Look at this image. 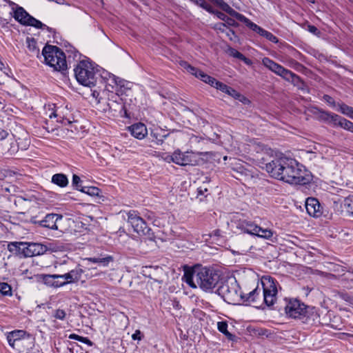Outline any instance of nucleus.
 I'll list each match as a JSON object with an SVG mask.
<instances>
[{
    "label": "nucleus",
    "instance_id": "nucleus-1",
    "mask_svg": "<svg viewBox=\"0 0 353 353\" xmlns=\"http://www.w3.org/2000/svg\"><path fill=\"white\" fill-rule=\"evenodd\" d=\"M266 172L273 178L290 184H305V170L295 159L283 155L276 156L265 163Z\"/></svg>",
    "mask_w": 353,
    "mask_h": 353
},
{
    "label": "nucleus",
    "instance_id": "nucleus-2",
    "mask_svg": "<svg viewBox=\"0 0 353 353\" xmlns=\"http://www.w3.org/2000/svg\"><path fill=\"white\" fill-rule=\"evenodd\" d=\"M183 279L192 288H199L203 291L208 292L217 285L219 275L207 268H199L185 272Z\"/></svg>",
    "mask_w": 353,
    "mask_h": 353
},
{
    "label": "nucleus",
    "instance_id": "nucleus-3",
    "mask_svg": "<svg viewBox=\"0 0 353 353\" xmlns=\"http://www.w3.org/2000/svg\"><path fill=\"white\" fill-rule=\"evenodd\" d=\"M217 291L226 302L232 304H237L240 301L255 303L261 292L256 288L248 294L242 293L235 279H228L222 283Z\"/></svg>",
    "mask_w": 353,
    "mask_h": 353
},
{
    "label": "nucleus",
    "instance_id": "nucleus-4",
    "mask_svg": "<svg viewBox=\"0 0 353 353\" xmlns=\"http://www.w3.org/2000/svg\"><path fill=\"white\" fill-rule=\"evenodd\" d=\"M42 55L46 64L57 71L67 69V63L64 53L57 46H46L42 50Z\"/></svg>",
    "mask_w": 353,
    "mask_h": 353
},
{
    "label": "nucleus",
    "instance_id": "nucleus-5",
    "mask_svg": "<svg viewBox=\"0 0 353 353\" xmlns=\"http://www.w3.org/2000/svg\"><path fill=\"white\" fill-rule=\"evenodd\" d=\"M74 75L79 83L91 87L96 83V69L88 60L81 61L75 67Z\"/></svg>",
    "mask_w": 353,
    "mask_h": 353
},
{
    "label": "nucleus",
    "instance_id": "nucleus-6",
    "mask_svg": "<svg viewBox=\"0 0 353 353\" xmlns=\"http://www.w3.org/2000/svg\"><path fill=\"white\" fill-rule=\"evenodd\" d=\"M263 64L272 72L281 77L288 81L297 85L300 81V77L290 70L285 69L281 65L278 64L272 59L265 57L262 59Z\"/></svg>",
    "mask_w": 353,
    "mask_h": 353
},
{
    "label": "nucleus",
    "instance_id": "nucleus-7",
    "mask_svg": "<svg viewBox=\"0 0 353 353\" xmlns=\"http://www.w3.org/2000/svg\"><path fill=\"white\" fill-rule=\"evenodd\" d=\"M263 286V298L268 306L274 304L276 300L277 288L274 279L271 276H263L261 280Z\"/></svg>",
    "mask_w": 353,
    "mask_h": 353
},
{
    "label": "nucleus",
    "instance_id": "nucleus-8",
    "mask_svg": "<svg viewBox=\"0 0 353 353\" xmlns=\"http://www.w3.org/2000/svg\"><path fill=\"white\" fill-rule=\"evenodd\" d=\"M301 321L305 324L313 325L316 324L327 325L330 321V315L327 314L322 319L320 317V314L317 310L314 307H309L306 305L303 314Z\"/></svg>",
    "mask_w": 353,
    "mask_h": 353
},
{
    "label": "nucleus",
    "instance_id": "nucleus-9",
    "mask_svg": "<svg viewBox=\"0 0 353 353\" xmlns=\"http://www.w3.org/2000/svg\"><path fill=\"white\" fill-rule=\"evenodd\" d=\"M14 18L23 25L31 26L37 28L46 26L40 21L30 16L22 7H17L14 11Z\"/></svg>",
    "mask_w": 353,
    "mask_h": 353
},
{
    "label": "nucleus",
    "instance_id": "nucleus-10",
    "mask_svg": "<svg viewBox=\"0 0 353 353\" xmlns=\"http://www.w3.org/2000/svg\"><path fill=\"white\" fill-rule=\"evenodd\" d=\"M128 222L132 225L134 231L140 235L149 234L150 229L148 227L145 221L140 217L134 211H130L128 213Z\"/></svg>",
    "mask_w": 353,
    "mask_h": 353
},
{
    "label": "nucleus",
    "instance_id": "nucleus-11",
    "mask_svg": "<svg viewBox=\"0 0 353 353\" xmlns=\"http://www.w3.org/2000/svg\"><path fill=\"white\" fill-rule=\"evenodd\" d=\"M306 305L297 299H290L288 301L285 311L287 316L293 319L301 320Z\"/></svg>",
    "mask_w": 353,
    "mask_h": 353
},
{
    "label": "nucleus",
    "instance_id": "nucleus-12",
    "mask_svg": "<svg viewBox=\"0 0 353 353\" xmlns=\"http://www.w3.org/2000/svg\"><path fill=\"white\" fill-rule=\"evenodd\" d=\"M21 250L24 257L41 255L46 251V246L40 243L23 242Z\"/></svg>",
    "mask_w": 353,
    "mask_h": 353
},
{
    "label": "nucleus",
    "instance_id": "nucleus-13",
    "mask_svg": "<svg viewBox=\"0 0 353 353\" xmlns=\"http://www.w3.org/2000/svg\"><path fill=\"white\" fill-rule=\"evenodd\" d=\"M26 332L22 330H17L8 333L7 340L9 345L19 352H23L21 346L23 343L24 337Z\"/></svg>",
    "mask_w": 353,
    "mask_h": 353
},
{
    "label": "nucleus",
    "instance_id": "nucleus-14",
    "mask_svg": "<svg viewBox=\"0 0 353 353\" xmlns=\"http://www.w3.org/2000/svg\"><path fill=\"white\" fill-rule=\"evenodd\" d=\"M321 117L324 120H327V121L330 120L332 122H334V123L335 125H338L341 126V128H344L345 130H347L349 131L351 130V129L353 126V123H352L351 121L345 119V118H342L335 114H329L325 112H322Z\"/></svg>",
    "mask_w": 353,
    "mask_h": 353
},
{
    "label": "nucleus",
    "instance_id": "nucleus-15",
    "mask_svg": "<svg viewBox=\"0 0 353 353\" xmlns=\"http://www.w3.org/2000/svg\"><path fill=\"white\" fill-rule=\"evenodd\" d=\"M182 65L187 70L188 72L194 75L196 77L200 79L203 82L210 85L214 87V84L216 82V79L206 74L203 71L199 70L194 67L191 66L186 62L183 63Z\"/></svg>",
    "mask_w": 353,
    "mask_h": 353
},
{
    "label": "nucleus",
    "instance_id": "nucleus-16",
    "mask_svg": "<svg viewBox=\"0 0 353 353\" xmlns=\"http://www.w3.org/2000/svg\"><path fill=\"white\" fill-rule=\"evenodd\" d=\"M142 273L145 276L149 277L158 283H163V270L161 268L145 266L143 267Z\"/></svg>",
    "mask_w": 353,
    "mask_h": 353
},
{
    "label": "nucleus",
    "instance_id": "nucleus-17",
    "mask_svg": "<svg viewBox=\"0 0 353 353\" xmlns=\"http://www.w3.org/2000/svg\"><path fill=\"white\" fill-rule=\"evenodd\" d=\"M83 271L80 268H77L74 270H72L68 273L64 274H59V279H63L64 281H61V283H62V286L72 283L74 282L78 281L83 274Z\"/></svg>",
    "mask_w": 353,
    "mask_h": 353
},
{
    "label": "nucleus",
    "instance_id": "nucleus-18",
    "mask_svg": "<svg viewBox=\"0 0 353 353\" xmlns=\"http://www.w3.org/2000/svg\"><path fill=\"white\" fill-rule=\"evenodd\" d=\"M192 153L191 152H181L177 150L174 152V157L172 162L179 165H192L193 160L192 159Z\"/></svg>",
    "mask_w": 353,
    "mask_h": 353
},
{
    "label": "nucleus",
    "instance_id": "nucleus-19",
    "mask_svg": "<svg viewBox=\"0 0 353 353\" xmlns=\"http://www.w3.org/2000/svg\"><path fill=\"white\" fill-rule=\"evenodd\" d=\"M305 208L307 212L312 216L319 217L321 214L320 203L314 198H307L306 199Z\"/></svg>",
    "mask_w": 353,
    "mask_h": 353
},
{
    "label": "nucleus",
    "instance_id": "nucleus-20",
    "mask_svg": "<svg viewBox=\"0 0 353 353\" xmlns=\"http://www.w3.org/2000/svg\"><path fill=\"white\" fill-rule=\"evenodd\" d=\"M130 134L138 139H144L148 134V130L145 124L137 123L128 127Z\"/></svg>",
    "mask_w": 353,
    "mask_h": 353
},
{
    "label": "nucleus",
    "instance_id": "nucleus-21",
    "mask_svg": "<svg viewBox=\"0 0 353 353\" xmlns=\"http://www.w3.org/2000/svg\"><path fill=\"white\" fill-rule=\"evenodd\" d=\"M61 215H59L57 214H48L45 216L44 219L40 222V225L49 229L57 230L58 227L57 225V222L58 220H61Z\"/></svg>",
    "mask_w": 353,
    "mask_h": 353
},
{
    "label": "nucleus",
    "instance_id": "nucleus-22",
    "mask_svg": "<svg viewBox=\"0 0 353 353\" xmlns=\"http://www.w3.org/2000/svg\"><path fill=\"white\" fill-rule=\"evenodd\" d=\"M112 81L116 85V92L117 94H123L126 90L131 89L132 83L114 75L112 77Z\"/></svg>",
    "mask_w": 353,
    "mask_h": 353
},
{
    "label": "nucleus",
    "instance_id": "nucleus-23",
    "mask_svg": "<svg viewBox=\"0 0 353 353\" xmlns=\"http://www.w3.org/2000/svg\"><path fill=\"white\" fill-rule=\"evenodd\" d=\"M240 228L248 234L254 235L260 232V226L256 225L252 221H243L240 224Z\"/></svg>",
    "mask_w": 353,
    "mask_h": 353
},
{
    "label": "nucleus",
    "instance_id": "nucleus-24",
    "mask_svg": "<svg viewBox=\"0 0 353 353\" xmlns=\"http://www.w3.org/2000/svg\"><path fill=\"white\" fill-rule=\"evenodd\" d=\"M44 283L47 285L59 288L62 286L59 281V274H46L43 276Z\"/></svg>",
    "mask_w": 353,
    "mask_h": 353
},
{
    "label": "nucleus",
    "instance_id": "nucleus-25",
    "mask_svg": "<svg viewBox=\"0 0 353 353\" xmlns=\"http://www.w3.org/2000/svg\"><path fill=\"white\" fill-rule=\"evenodd\" d=\"M52 182L61 188L66 187L68 184L67 176L63 174H55L52 177Z\"/></svg>",
    "mask_w": 353,
    "mask_h": 353
},
{
    "label": "nucleus",
    "instance_id": "nucleus-26",
    "mask_svg": "<svg viewBox=\"0 0 353 353\" xmlns=\"http://www.w3.org/2000/svg\"><path fill=\"white\" fill-rule=\"evenodd\" d=\"M26 44L32 55H35L38 57L39 56V49L37 47V41L34 38L27 37Z\"/></svg>",
    "mask_w": 353,
    "mask_h": 353
},
{
    "label": "nucleus",
    "instance_id": "nucleus-27",
    "mask_svg": "<svg viewBox=\"0 0 353 353\" xmlns=\"http://www.w3.org/2000/svg\"><path fill=\"white\" fill-rule=\"evenodd\" d=\"M236 19L244 23L249 28L252 30L258 32V30L261 28L254 23L252 22L249 19L246 18L243 14H236Z\"/></svg>",
    "mask_w": 353,
    "mask_h": 353
},
{
    "label": "nucleus",
    "instance_id": "nucleus-28",
    "mask_svg": "<svg viewBox=\"0 0 353 353\" xmlns=\"http://www.w3.org/2000/svg\"><path fill=\"white\" fill-rule=\"evenodd\" d=\"M22 245L23 242H11L8 245V250L12 253L22 255L21 250L23 248Z\"/></svg>",
    "mask_w": 353,
    "mask_h": 353
},
{
    "label": "nucleus",
    "instance_id": "nucleus-29",
    "mask_svg": "<svg viewBox=\"0 0 353 353\" xmlns=\"http://www.w3.org/2000/svg\"><path fill=\"white\" fill-rule=\"evenodd\" d=\"M217 327L219 332H222L223 334L225 335V336L230 339L232 340L234 338V336L228 332V324L226 322L221 321L218 322L217 323Z\"/></svg>",
    "mask_w": 353,
    "mask_h": 353
},
{
    "label": "nucleus",
    "instance_id": "nucleus-30",
    "mask_svg": "<svg viewBox=\"0 0 353 353\" xmlns=\"http://www.w3.org/2000/svg\"><path fill=\"white\" fill-rule=\"evenodd\" d=\"M80 191L92 196H99L101 192V190L98 188L94 186L81 187Z\"/></svg>",
    "mask_w": 353,
    "mask_h": 353
},
{
    "label": "nucleus",
    "instance_id": "nucleus-31",
    "mask_svg": "<svg viewBox=\"0 0 353 353\" xmlns=\"http://www.w3.org/2000/svg\"><path fill=\"white\" fill-rule=\"evenodd\" d=\"M274 232L269 229H263L260 227V232H257L255 236L263 238L268 240H272L273 237Z\"/></svg>",
    "mask_w": 353,
    "mask_h": 353
},
{
    "label": "nucleus",
    "instance_id": "nucleus-32",
    "mask_svg": "<svg viewBox=\"0 0 353 353\" xmlns=\"http://www.w3.org/2000/svg\"><path fill=\"white\" fill-rule=\"evenodd\" d=\"M0 292L3 296H11L12 294L11 286L4 282L0 283Z\"/></svg>",
    "mask_w": 353,
    "mask_h": 353
},
{
    "label": "nucleus",
    "instance_id": "nucleus-33",
    "mask_svg": "<svg viewBox=\"0 0 353 353\" xmlns=\"http://www.w3.org/2000/svg\"><path fill=\"white\" fill-rule=\"evenodd\" d=\"M86 260L94 263H103V265H107L110 261H112V257L109 256L105 258H88Z\"/></svg>",
    "mask_w": 353,
    "mask_h": 353
},
{
    "label": "nucleus",
    "instance_id": "nucleus-34",
    "mask_svg": "<svg viewBox=\"0 0 353 353\" xmlns=\"http://www.w3.org/2000/svg\"><path fill=\"white\" fill-rule=\"evenodd\" d=\"M343 205L347 211L353 214V195L344 199Z\"/></svg>",
    "mask_w": 353,
    "mask_h": 353
},
{
    "label": "nucleus",
    "instance_id": "nucleus-35",
    "mask_svg": "<svg viewBox=\"0 0 353 353\" xmlns=\"http://www.w3.org/2000/svg\"><path fill=\"white\" fill-rule=\"evenodd\" d=\"M191 2L194 3L196 6H200L201 8L205 9L209 12H213L212 8L210 5H208L205 1L203 0H190Z\"/></svg>",
    "mask_w": 353,
    "mask_h": 353
},
{
    "label": "nucleus",
    "instance_id": "nucleus-36",
    "mask_svg": "<svg viewBox=\"0 0 353 353\" xmlns=\"http://www.w3.org/2000/svg\"><path fill=\"white\" fill-rule=\"evenodd\" d=\"M68 338L70 339H74V340L79 341L80 342H82V343H85V344H88L90 345H92V342L88 338L79 336V335H77L76 334H70Z\"/></svg>",
    "mask_w": 353,
    "mask_h": 353
},
{
    "label": "nucleus",
    "instance_id": "nucleus-37",
    "mask_svg": "<svg viewBox=\"0 0 353 353\" xmlns=\"http://www.w3.org/2000/svg\"><path fill=\"white\" fill-rule=\"evenodd\" d=\"M229 92H226L228 95L232 97L234 99H239L240 101H242L243 99H245V97H243L239 92L234 90L233 88H229Z\"/></svg>",
    "mask_w": 353,
    "mask_h": 353
},
{
    "label": "nucleus",
    "instance_id": "nucleus-38",
    "mask_svg": "<svg viewBox=\"0 0 353 353\" xmlns=\"http://www.w3.org/2000/svg\"><path fill=\"white\" fill-rule=\"evenodd\" d=\"M341 110L342 113L347 114L353 119V108L343 104L341 106Z\"/></svg>",
    "mask_w": 353,
    "mask_h": 353
},
{
    "label": "nucleus",
    "instance_id": "nucleus-39",
    "mask_svg": "<svg viewBox=\"0 0 353 353\" xmlns=\"http://www.w3.org/2000/svg\"><path fill=\"white\" fill-rule=\"evenodd\" d=\"M214 88H216V89L220 90L221 91L225 93L229 92L228 90L230 88L229 86L219 81H216V83L214 85Z\"/></svg>",
    "mask_w": 353,
    "mask_h": 353
},
{
    "label": "nucleus",
    "instance_id": "nucleus-40",
    "mask_svg": "<svg viewBox=\"0 0 353 353\" xmlns=\"http://www.w3.org/2000/svg\"><path fill=\"white\" fill-rule=\"evenodd\" d=\"M221 7L227 12H228L232 16L236 18V14H241L240 13L236 12L232 8H231L226 3H223Z\"/></svg>",
    "mask_w": 353,
    "mask_h": 353
},
{
    "label": "nucleus",
    "instance_id": "nucleus-41",
    "mask_svg": "<svg viewBox=\"0 0 353 353\" xmlns=\"http://www.w3.org/2000/svg\"><path fill=\"white\" fill-rule=\"evenodd\" d=\"M9 141H10V147L8 149V151L10 152V154H14L17 152L18 147L16 141L13 139H10Z\"/></svg>",
    "mask_w": 353,
    "mask_h": 353
},
{
    "label": "nucleus",
    "instance_id": "nucleus-42",
    "mask_svg": "<svg viewBox=\"0 0 353 353\" xmlns=\"http://www.w3.org/2000/svg\"><path fill=\"white\" fill-rule=\"evenodd\" d=\"M66 316V313L64 310L58 309L54 312V316L59 320H63Z\"/></svg>",
    "mask_w": 353,
    "mask_h": 353
},
{
    "label": "nucleus",
    "instance_id": "nucleus-43",
    "mask_svg": "<svg viewBox=\"0 0 353 353\" xmlns=\"http://www.w3.org/2000/svg\"><path fill=\"white\" fill-rule=\"evenodd\" d=\"M225 34L228 37V39L231 41H235L237 39V37L235 34L234 32L229 28H228V30L225 32Z\"/></svg>",
    "mask_w": 353,
    "mask_h": 353
},
{
    "label": "nucleus",
    "instance_id": "nucleus-44",
    "mask_svg": "<svg viewBox=\"0 0 353 353\" xmlns=\"http://www.w3.org/2000/svg\"><path fill=\"white\" fill-rule=\"evenodd\" d=\"M214 28L223 33H225L227 31L228 27L225 23H219L214 26Z\"/></svg>",
    "mask_w": 353,
    "mask_h": 353
},
{
    "label": "nucleus",
    "instance_id": "nucleus-45",
    "mask_svg": "<svg viewBox=\"0 0 353 353\" xmlns=\"http://www.w3.org/2000/svg\"><path fill=\"white\" fill-rule=\"evenodd\" d=\"M81 183V180L80 177L76 174H74L72 176V185L77 187V189L80 190L81 185H79Z\"/></svg>",
    "mask_w": 353,
    "mask_h": 353
},
{
    "label": "nucleus",
    "instance_id": "nucleus-46",
    "mask_svg": "<svg viewBox=\"0 0 353 353\" xmlns=\"http://www.w3.org/2000/svg\"><path fill=\"white\" fill-rule=\"evenodd\" d=\"M229 51H230V55H232V57H236L240 60L241 59V58L243 57V54H241V52H239V51H237L236 50H235L234 48H230L229 50Z\"/></svg>",
    "mask_w": 353,
    "mask_h": 353
},
{
    "label": "nucleus",
    "instance_id": "nucleus-47",
    "mask_svg": "<svg viewBox=\"0 0 353 353\" xmlns=\"http://www.w3.org/2000/svg\"><path fill=\"white\" fill-rule=\"evenodd\" d=\"M61 110L59 108L56 109L55 110H52V112L49 114V117H59V118H63V117L61 116Z\"/></svg>",
    "mask_w": 353,
    "mask_h": 353
},
{
    "label": "nucleus",
    "instance_id": "nucleus-48",
    "mask_svg": "<svg viewBox=\"0 0 353 353\" xmlns=\"http://www.w3.org/2000/svg\"><path fill=\"white\" fill-rule=\"evenodd\" d=\"M143 335L139 330H137L132 335V339L134 341H141Z\"/></svg>",
    "mask_w": 353,
    "mask_h": 353
},
{
    "label": "nucleus",
    "instance_id": "nucleus-49",
    "mask_svg": "<svg viewBox=\"0 0 353 353\" xmlns=\"http://www.w3.org/2000/svg\"><path fill=\"white\" fill-rule=\"evenodd\" d=\"M264 37L265 39H267L268 40H269L273 43H276L279 41L278 39L270 32H268L266 35Z\"/></svg>",
    "mask_w": 353,
    "mask_h": 353
},
{
    "label": "nucleus",
    "instance_id": "nucleus-50",
    "mask_svg": "<svg viewBox=\"0 0 353 353\" xmlns=\"http://www.w3.org/2000/svg\"><path fill=\"white\" fill-rule=\"evenodd\" d=\"M151 135L157 139L158 143H162L163 142L164 139L168 137V134H165V135H162L160 139H159L155 132H152Z\"/></svg>",
    "mask_w": 353,
    "mask_h": 353
},
{
    "label": "nucleus",
    "instance_id": "nucleus-51",
    "mask_svg": "<svg viewBox=\"0 0 353 353\" xmlns=\"http://www.w3.org/2000/svg\"><path fill=\"white\" fill-rule=\"evenodd\" d=\"M307 30L311 33H313L314 34H317L319 32L317 28H316L314 26L309 25L307 26Z\"/></svg>",
    "mask_w": 353,
    "mask_h": 353
},
{
    "label": "nucleus",
    "instance_id": "nucleus-52",
    "mask_svg": "<svg viewBox=\"0 0 353 353\" xmlns=\"http://www.w3.org/2000/svg\"><path fill=\"white\" fill-rule=\"evenodd\" d=\"M8 136V132L3 129L0 128V141L4 140Z\"/></svg>",
    "mask_w": 353,
    "mask_h": 353
},
{
    "label": "nucleus",
    "instance_id": "nucleus-53",
    "mask_svg": "<svg viewBox=\"0 0 353 353\" xmlns=\"http://www.w3.org/2000/svg\"><path fill=\"white\" fill-rule=\"evenodd\" d=\"M216 16L219 19H220L224 21L226 20V18L228 17V16L225 14H224L223 12H217Z\"/></svg>",
    "mask_w": 353,
    "mask_h": 353
},
{
    "label": "nucleus",
    "instance_id": "nucleus-54",
    "mask_svg": "<svg viewBox=\"0 0 353 353\" xmlns=\"http://www.w3.org/2000/svg\"><path fill=\"white\" fill-rule=\"evenodd\" d=\"M225 22L228 25V26H234L235 24V21L234 19L230 18L229 17H228L226 18V20L225 21Z\"/></svg>",
    "mask_w": 353,
    "mask_h": 353
},
{
    "label": "nucleus",
    "instance_id": "nucleus-55",
    "mask_svg": "<svg viewBox=\"0 0 353 353\" xmlns=\"http://www.w3.org/2000/svg\"><path fill=\"white\" fill-rule=\"evenodd\" d=\"M241 60L243 61L248 65H250L252 63V61L250 59L246 58L244 55Z\"/></svg>",
    "mask_w": 353,
    "mask_h": 353
},
{
    "label": "nucleus",
    "instance_id": "nucleus-56",
    "mask_svg": "<svg viewBox=\"0 0 353 353\" xmlns=\"http://www.w3.org/2000/svg\"><path fill=\"white\" fill-rule=\"evenodd\" d=\"M268 32V31H267V30H264L263 28H259V30H258V32H257V33H258L259 34H260L261 36H262V37H264L266 35V34H267V32Z\"/></svg>",
    "mask_w": 353,
    "mask_h": 353
},
{
    "label": "nucleus",
    "instance_id": "nucleus-57",
    "mask_svg": "<svg viewBox=\"0 0 353 353\" xmlns=\"http://www.w3.org/2000/svg\"><path fill=\"white\" fill-rule=\"evenodd\" d=\"M234 170L236 171L237 172L240 173L241 175L245 174L247 175L246 172L243 169L242 167H239L236 169H234Z\"/></svg>",
    "mask_w": 353,
    "mask_h": 353
},
{
    "label": "nucleus",
    "instance_id": "nucleus-58",
    "mask_svg": "<svg viewBox=\"0 0 353 353\" xmlns=\"http://www.w3.org/2000/svg\"><path fill=\"white\" fill-rule=\"evenodd\" d=\"M174 157V152L171 155H167L164 159L168 163L172 162V158Z\"/></svg>",
    "mask_w": 353,
    "mask_h": 353
},
{
    "label": "nucleus",
    "instance_id": "nucleus-59",
    "mask_svg": "<svg viewBox=\"0 0 353 353\" xmlns=\"http://www.w3.org/2000/svg\"><path fill=\"white\" fill-rule=\"evenodd\" d=\"M324 99L329 103H333V99L329 96V95H325L323 97Z\"/></svg>",
    "mask_w": 353,
    "mask_h": 353
},
{
    "label": "nucleus",
    "instance_id": "nucleus-60",
    "mask_svg": "<svg viewBox=\"0 0 353 353\" xmlns=\"http://www.w3.org/2000/svg\"><path fill=\"white\" fill-rule=\"evenodd\" d=\"M209 236L210 237H212V236H219V230H216L212 234H205L203 236Z\"/></svg>",
    "mask_w": 353,
    "mask_h": 353
},
{
    "label": "nucleus",
    "instance_id": "nucleus-61",
    "mask_svg": "<svg viewBox=\"0 0 353 353\" xmlns=\"http://www.w3.org/2000/svg\"><path fill=\"white\" fill-rule=\"evenodd\" d=\"M207 191H208L207 188H202L201 187H200L199 188H198V192L199 194H203L204 192H207Z\"/></svg>",
    "mask_w": 353,
    "mask_h": 353
},
{
    "label": "nucleus",
    "instance_id": "nucleus-62",
    "mask_svg": "<svg viewBox=\"0 0 353 353\" xmlns=\"http://www.w3.org/2000/svg\"><path fill=\"white\" fill-rule=\"evenodd\" d=\"M211 1L214 2V3L219 5V6H222L223 3H224V1L223 0H212Z\"/></svg>",
    "mask_w": 353,
    "mask_h": 353
},
{
    "label": "nucleus",
    "instance_id": "nucleus-63",
    "mask_svg": "<svg viewBox=\"0 0 353 353\" xmlns=\"http://www.w3.org/2000/svg\"><path fill=\"white\" fill-rule=\"evenodd\" d=\"M5 69H6V66H5L4 63L0 61V70L3 71Z\"/></svg>",
    "mask_w": 353,
    "mask_h": 353
},
{
    "label": "nucleus",
    "instance_id": "nucleus-64",
    "mask_svg": "<svg viewBox=\"0 0 353 353\" xmlns=\"http://www.w3.org/2000/svg\"><path fill=\"white\" fill-rule=\"evenodd\" d=\"M343 298H344L346 301H350V300L352 299V298H351L350 296H347V295L344 296H343Z\"/></svg>",
    "mask_w": 353,
    "mask_h": 353
}]
</instances>
